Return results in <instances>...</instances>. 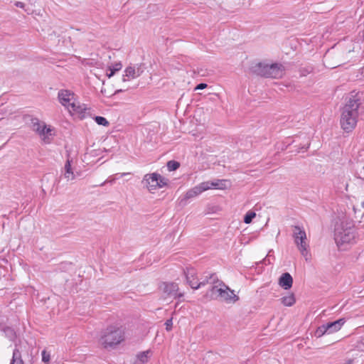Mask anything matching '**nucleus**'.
Wrapping results in <instances>:
<instances>
[{"mask_svg":"<svg viewBox=\"0 0 364 364\" xmlns=\"http://www.w3.org/2000/svg\"><path fill=\"white\" fill-rule=\"evenodd\" d=\"M361 105L358 93L351 92L346 99V104L341 109V126L346 132L355 129L359 115L358 109Z\"/></svg>","mask_w":364,"mask_h":364,"instance_id":"obj_1","label":"nucleus"},{"mask_svg":"<svg viewBox=\"0 0 364 364\" xmlns=\"http://www.w3.org/2000/svg\"><path fill=\"white\" fill-rule=\"evenodd\" d=\"M252 73L258 76L271 78H281L284 75V68L280 63H254L250 68Z\"/></svg>","mask_w":364,"mask_h":364,"instance_id":"obj_2","label":"nucleus"},{"mask_svg":"<svg viewBox=\"0 0 364 364\" xmlns=\"http://www.w3.org/2000/svg\"><path fill=\"white\" fill-rule=\"evenodd\" d=\"M355 230L351 224L342 223L336 228L334 240L340 250H346L348 245L355 242Z\"/></svg>","mask_w":364,"mask_h":364,"instance_id":"obj_3","label":"nucleus"},{"mask_svg":"<svg viewBox=\"0 0 364 364\" xmlns=\"http://www.w3.org/2000/svg\"><path fill=\"white\" fill-rule=\"evenodd\" d=\"M60 103L72 114L82 115L86 110V106L76 100L74 92L68 90H60L58 93Z\"/></svg>","mask_w":364,"mask_h":364,"instance_id":"obj_4","label":"nucleus"},{"mask_svg":"<svg viewBox=\"0 0 364 364\" xmlns=\"http://www.w3.org/2000/svg\"><path fill=\"white\" fill-rule=\"evenodd\" d=\"M124 340V328L109 326L102 333L100 338V343L105 348H107L117 346Z\"/></svg>","mask_w":364,"mask_h":364,"instance_id":"obj_5","label":"nucleus"},{"mask_svg":"<svg viewBox=\"0 0 364 364\" xmlns=\"http://www.w3.org/2000/svg\"><path fill=\"white\" fill-rule=\"evenodd\" d=\"M212 294L215 295V298L226 303H235L239 300L234 291L230 289L223 282H218V285H214L210 289Z\"/></svg>","mask_w":364,"mask_h":364,"instance_id":"obj_6","label":"nucleus"},{"mask_svg":"<svg viewBox=\"0 0 364 364\" xmlns=\"http://www.w3.org/2000/svg\"><path fill=\"white\" fill-rule=\"evenodd\" d=\"M293 237L298 249L301 255L306 257L308 255L309 245L306 242V234L305 231L299 226H294Z\"/></svg>","mask_w":364,"mask_h":364,"instance_id":"obj_7","label":"nucleus"},{"mask_svg":"<svg viewBox=\"0 0 364 364\" xmlns=\"http://www.w3.org/2000/svg\"><path fill=\"white\" fill-rule=\"evenodd\" d=\"M30 118V128L39 136H43V140L48 142L47 138L48 135L51 134V129L46 127L45 122L40 121L36 117H29Z\"/></svg>","mask_w":364,"mask_h":364,"instance_id":"obj_8","label":"nucleus"},{"mask_svg":"<svg viewBox=\"0 0 364 364\" xmlns=\"http://www.w3.org/2000/svg\"><path fill=\"white\" fill-rule=\"evenodd\" d=\"M159 288L163 293V297L164 299H167L168 297L176 299L183 296V294L178 293V284L173 282H164L160 285Z\"/></svg>","mask_w":364,"mask_h":364,"instance_id":"obj_9","label":"nucleus"},{"mask_svg":"<svg viewBox=\"0 0 364 364\" xmlns=\"http://www.w3.org/2000/svg\"><path fill=\"white\" fill-rule=\"evenodd\" d=\"M158 177H160V174L157 173H147L141 182L149 191H155L159 188Z\"/></svg>","mask_w":364,"mask_h":364,"instance_id":"obj_10","label":"nucleus"},{"mask_svg":"<svg viewBox=\"0 0 364 364\" xmlns=\"http://www.w3.org/2000/svg\"><path fill=\"white\" fill-rule=\"evenodd\" d=\"M207 190H209L208 184L207 183L203 182L199 185L193 187V188L188 190L184 196V198L183 200H187L192 198L196 197Z\"/></svg>","mask_w":364,"mask_h":364,"instance_id":"obj_11","label":"nucleus"},{"mask_svg":"<svg viewBox=\"0 0 364 364\" xmlns=\"http://www.w3.org/2000/svg\"><path fill=\"white\" fill-rule=\"evenodd\" d=\"M144 72V65L142 64L136 66L127 67L124 71L125 75L123 76V81H127V77L129 78H136L141 75Z\"/></svg>","mask_w":364,"mask_h":364,"instance_id":"obj_12","label":"nucleus"},{"mask_svg":"<svg viewBox=\"0 0 364 364\" xmlns=\"http://www.w3.org/2000/svg\"><path fill=\"white\" fill-rule=\"evenodd\" d=\"M278 284L284 289L288 290L292 287L293 278L289 273H283L279 279Z\"/></svg>","mask_w":364,"mask_h":364,"instance_id":"obj_13","label":"nucleus"},{"mask_svg":"<svg viewBox=\"0 0 364 364\" xmlns=\"http://www.w3.org/2000/svg\"><path fill=\"white\" fill-rule=\"evenodd\" d=\"M345 318H340L333 322H329L326 323L325 325L327 328L328 333H332L339 331L343 326V325L345 323Z\"/></svg>","mask_w":364,"mask_h":364,"instance_id":"obj_14","label":"nucleus"},{"mask_svg":"<svg viewBox=\"0 0 364 364\" xmlns=\"http://www.w3.org/2000/svg\"><path fill=\"white\" fill-rule=\"evenodd\" d=\"M185 274L188 284L192 289H196L198 282L195 278V270L193 269H187V271L185 272Z\"/></svg>","mask_w":364,"mask_h":364,"instance_id":"obj_15","label":"nucleus"},{"mask_svg":"<svg viewBox=\"0 0 364 364\" xmlns=\"http://www.w3.org/2000/svg\"><path fill=\"white\" fill-rule=\"evenodd\" d=\"M205 183L208 184L209 189L212 187H215L218 189L225 190L228 188V185H230L229 181L227 180H216L215 181H205Z\"/></svg>","mask_w":364,"mask_h":364,"instance_id":"obj_16","label":"nucleus"},{"mask_svg":"<svg viewBox=\"0 0 364 364\" xmlns=\"http://www.w3.org/2000/svg\"><path fill=\"white\" fill-rule=\"evenodd\" d=\"M218 282L219 280L218 279L217 277L215 276V274H210L209 277H206L205 279L198 283L196 289H198L200 287L205 286L208 283L214 284L215 285H216L215 284Z\"/></svg>","mask_w":364,"mask_h":364,"instance_id":"obj_17","label":"nucleus"},{"mask_svg":"<svg viewBox=\"0 0 364 364\" xmlns=\"http://www.w3.org/2000/svg\"><path fill=\"white\" fill-rule=\"evenodd\" d=\"M70 162H71V161L68 159L66 161V163L64 166V169H65L64 176L68 181L73 180L75 178V175L72 170Z\"/></svg>","mask_w":364,"mask_h":364,"instance_id":"obj_18","label":"nucleus"},{"mask_svg":"<svg viewBox=\"0 0 364 364\" xmlns=\"http://www.w3.org/2000/svg\"><path fill=\"white\" fill-rule=\"evenodd\" d=\"M282 304L285 306H291L296 302V299L294 294H289L287 296H283L281 299Z\"/></svg>","mask_w":364,"mask_h":364,"instance_id":"obj_19","label":"nucleus"},{"mask_svg":"<svg viewBox=\"0 0 364 364\" xmlns=\"http://www.w3.org/2000/svg\"><path fill=\"white\" fill-rule=\"evenodd\" d=\"M10 364H24L21 358V353L18 349L15 348L13 352V356Z\"/></svg>","mask_w":364,"mask_h":364,"instance_id":"obj_20","label":"nucleus"},{"mask_svg":"<svg viewBox=\"0 0 364 364\" xmlns=\"http://www.w3.org/2000/svg\"><path fill=\"white\" fill-rule=\"evenodd\" d=\"M151 354V352L150 350H145L143 352H140L137 354L136 358L137 359L142 363H146L148 362L149 358Z\"/></svg>","mask_w":364,"mask_h":364,"instance_id":"obj_21","label":"nucleus"},{"mask_svg":"<svg viewBox=\"0 0 364 364\" xmlns=\"http://www.w3.org/2000/svg\"><path fill=\"white\" fill-rule=\"evenodd\" d=\"M122 67V65L121 63H117L113 67H109V70L110 72L109 73H107V76L109 78H110L111 77H112L114 75V73L117 71H119V70H121Z\"/></svg>","mask_w":364,"mask_h":364,"instance_id":"obj_22","label":"nucleus"},{"mask_svg":"<svg viewBox=\"0 0 364 364\" xmlns=\"http://www.w3.org/2000/svg\"><path fill=\"white\" fill-rule=\"evenodd\" d=\"M325 333H328V331H327V328L326 327V325L323 324V325H321V326L317 328V329H316V331L315 332V336L317 338H320L322 336H323Z\"/></svg>","mask_w":364,"mask_h":364,"instance_id":"obj_23","label":"nucleus"},{"mask_svg":"<svg viewBox=\"0 0 364 364\" xmlns=\"http://www.w3.org/2000/svg\"><path fill=\"white\" fill-rule=\"evenodd\" d=\"M180 166V164L178 161L171 160L168 161L167 163V168L169 171H176L178 169Z\"/></svg>","mask_w":364,"mask_h":364,"instance_id":"obj_24","label":"nucleus"},{"mask_svg":"<svg viewBox=\"0 0 364 364\" xmlns=\"http://www.w3.org/2000/svg\"><path fill=\"white\" fill-rule=\"evenodd\" d=\"M95 121L96 123L99 125H102L105 127H107L109 125V122L103 117L101 116H97L95 117Z\"/></svg>","mask_w":364,"mask_h":364,"instance_id":"obj_25","label":"nucleus"},{"mask_svg":"<svg viewBox=\"0 0 364 364\" xmlns=\"http://www.w3.org/2000/svg\"><path fill=\"white\" fill-rule=\"evenodd\" d=\"M255 216H256V213L255 212L250 211V212L247 213V214L245 215V218H244L245 223H246V224L250 223L252 221V219L254 218H255Z\"/></svg>","mask_w":364,"mask_h":364,"instance_id":"obj_26","label":"nucleus"},{"mask_svg":"<svg viewBox=\"0 0 364 364\" xmlns=\"http://www.w3.org/2000/svg\"><path fill=\"white\" fill-rule=\"evenodd\" d=\"M158 183L159 188H163L168 184V179L165 178L164 177L160 175V177H158Z\"/></svg>","mask_w":364,"mask_h":364,"instance_id":"obj_27","label":"nucleus"},{"mask_svg":"<svg viewBox=\"0 0 364 364\" xmlns=\"http://www.w3.org/2000/svg\"><path fill=\"white\" fill-rule=\"evenodd\" d=\"M42 360L46 363H48L50 361V354L46 350L42 352Z\"/></svg>","mask_w":364,"mask_h":364,"instance_id":"obj_28","label":"nucleus"},{"mask_svg":"<svg viewBox=\"0 0 364 364\" xmlns=\"http://www.w3.org/2000/svg\"><path fill=\"white\" fill-rule=\"evenodd\" d=\"M172 325V318L168 319L165 323L166 329L167 331H170L171 329Z\"/></svg>","mask_w":364,"mask_h":364,"instance_id":"obj_29","label":"nucleus"},{"mask_svg":"<svg viewBox=\"0 0 364 364\" xmlns=\"http://www.w3.org/2000/svg\"><path fill=\"white\" fill-rule=\"evenodd\" d=\"M208 87V85L205 83H200L196 87L195 90H203Z\"/></svg>","mask_w":364,"mask_h":364,"instance_id":"obj_30","label":"nucleus"},{"mask_svg":"<svg viewBox=\"0 0 364 364\" xmlns=\"http://www.w3.org/2000/svg\"><path fill=\"white\" fill-rule=\"evenodd\" d=\"M14 4L16 7H19L21 9H24V7H25V4L21 1H16V2H15Z\"/></svg>","mask_w":364,"mask_h":364,"instance_id":"obj_31","label":"nucleus"},{"mask_svg":"<svg viewBox=\"0 0 364 364\" xmlns=\"http://www.w3.org/2000/svg\"><path fill=\"white\" fill-rule=\"evenodd\" d=\"M343 364H354V359H348Z\"/></svg>","mask_w":364,"mask_h":364,"instance_id":"obj_32","label":"nucleus"},{"mask_svg":"<svg viewBox=\"0 0 364 364\" xmlns=\"http://www.w3.org/2000/svg\"><path fill=\"white\" fill-rule=\"evenodd\" d=\"M130 173H120V176L121 177H123V176H126L127 175H129Z\"/></svg>","mask_w":364,"mask_h":364,"instance_id":"obj_33","label":"nucleus"},{"mask_svg":"<svg viewBox=\"0 0 364 364\" xmlns=\"http://www.w3.org/2000/svg\"><path fill=\"white\" fill-rule=\"evenodd\" d=\"M114 181V178H113V179H112V180H110V181H106L103 182L100 186H104V184H105V183H107V182L112 183Z\"/></svg>","mask_w":364,"mask_h":364,"instance_id":"obj_34","label":"nucleus"},{"mask_svg":"<svg viewBox=\"0 0 364 364\" xmlns=\"http://www.w3.org/2000/svg\"><path fill=\"white\" fill-rule=\"evenodd\" d=\"M121 92H122V90H117L115 91L114 94H117V93Z\"/></svg>","mask_w":364,"mask_h":364,"instance_id":"obj_35","label":"nucleus"}]
</instances>
